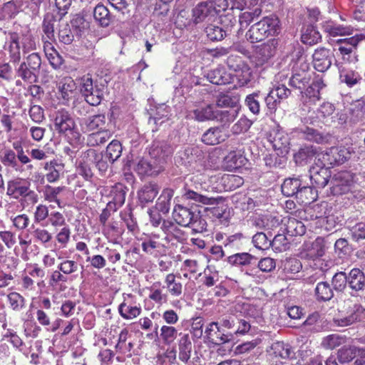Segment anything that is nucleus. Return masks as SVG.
Masks as SVG:
<instances>
[{"label": "nucleus", "mask_w": 365, "mask_h": 365, "mask_svg": "<svg viewBox=\"0 0 365 365\" xmlns=\"http://www.w3.org/2000/svg\"><path fill=\"white\" fill-rule=\"evenodd\" d=\"M257 258L247 253H236L227 257V262L234 266H246L253 264L254 261H256Z\"/></svg>", "instance_id": "obj_37"}, {"label": "nucleus", "mask_w": 365, "mask_h": 365, "mask_svg": "<svg viewBox=\"0 0 365 365\" xmlns=\"http://www.w3.org/2000/svg\"><path fill=\"white\" fill-rule=\"evenodd\" d=\"M226 138L222 127L217 126L206 130L202 136V141L207 145H214L223 142Z\"/></svg>", "instance_id": "obj_22"}, {"label": "nucleus", "mask_w": 365, "mask_h": 365, "mask_svg": "<svg viewBox=\"0 0 365 365\" xmlns=\"http://www.w3.org/2000/svg\"><path fill=\"white\" fill-rule=\"evenodd\" d=\"M280 32L279 20L277 16L271 15L264 17L255 23L246 33V38L251 43L259 42L269 36H274Z\"/></svg>", "instance_id": "obj_1"}, {"label": "nucleus", "mask_w": 365, "mask_h": 365, "mask_svg": "<svg viewBox=\"0 0 365 365\" xmlns=\"http://www.w3.org/2000/svg\"><path fill=\"white\" fill-rule=\"evenodd\" d=\"M317 191L312 186L306 185L302 182L296 199L302 204L307 205L317 199Z\"/></svg>", "instance_id": "obj_33"}, {"label": "nucleus", "mask_w": 365, "mask_h": 365, "mask_svg": "<svg viewBox=\"0 0 365 365\" xmlns=\"http://www.w3.org/2000/svg\"><path fill=\"white\" fill-rule=\"evenodd\" d=\"M118 311L121 317L126 319H134L140 313V309L139 307L128 305L125 302L120 304Z\"/></svg>", "instance_id": "obj_59"}, {"label": "nucleus", "mask_w": 365, "mask_h": 365, "mask_svg": "<svg viewBox=\"0 0 365 365\" xmlns=\"http://www.w3.org/2000/svg\"><path fill=\"white\" fill-rule=\"evenodd\" d=\"M285 230L287 233L290 236H302L306 232V228L303 222L295 218L288 219Z\"/></svg>", "instance_id": "obj_45"}, {"label": "nucleus", "mask_w": 365, "mask_h": 365, "mask_svg": "<svg viewBox=\"0 0 365 365\" xmlns=\"http://www.w3.org/2000/svg\"><path fill=\"white\" fill-rule=\"evenodd\" d=\"M180 280V277H176L173 274H168L165 277L163 288L166 289L171 295L178 297L182 294V289Z\"/></svg>", "instance_id": "obj_32"}, {"label": "nucleus", "mask_w": 365, "mask_h": 365, "mask_svg": "<svg viewBox=\"0 0 365 365\" xmlns=\"http://www.w3.org/2000/svg\"><path fill=\"white\" fill-rule=\"evenodd\" d=\"M106 125V116L104 114H98L89 116L81 120V125L86 131H93L97 129H103Z\"/></svg>", "instance_id": "obj_26"}, {"label": "nucleus", "mask_w": 365, "mask_h": 365, "mask_svg": "<svg viewBox=\"0 0 365 365\" xmlns=\"http://www.w3.org/2000/svg\"><path fill=\"white\" fill-rule=\"evenodd\" d=\"M316 148L313 146L304 147L294 155L295 162L302 165L310 163L313 159L318 160V155Z\"/></svg>", "instance_id": "obj_25"}, {"label": "nucleus", "mask_w": 365, "mask_h": 365, "mask_svg": "<svg viewBox=\"0 0 365 365\" xmlns=\"http://www.w3.org/2000/svg\"><path fill=\"white\" fill-rule=\"evenodd\" d=\"M325 253V243L322 237H317L314 241L304 245L302 257L308 259H315L322 257Z\"/></svg>", "instance_id": "obj_13"}, {"label": "nucleus", "mask_w": 365, "mask_h": 365, "mask_svg": "<svg viewBox=\"0 0 365 365\" xmlns=\"http://www.w3.org/2000/svg\"><path fill=\"white\" fill-rule=\"evenodd\" d=\"M238 115L237 109L230 108L225 110L216 109L215 119L222 124L221 127L228 126L233 122Z\"/></svg>", "instance_id": "obj_34"}, {"label": "nucleus", "mask_w": 365, "mask_h": 365, "mask_svg": "<svg viewBox=\"0 0 365 365\" xmlns=\"http://www.w3.org/2000/svg\"><path fill=\"white\" fill-rule=\"evenodd\" d=\"M122 146L118 140H112L107 146L106 156L108 158L109 163H113L121 155Z\"/></svg>", "instance_id": "obj_50"}, {"label": "nucleus", "mask_w": 365, "mask_h": 365, "mask_svg": "<svg viewBox=\"0 0 365 365\" xmlns=\"http://www.w3.org/2000/svg\"><path fill=\"white\" fill-rule=\"evenodd\" d=\"M112 136L108 130H103L93 133L88 137V143L92 146L100 145L106 143Z\"/></svg>", "instance_id": "obj_48"}, {"label": "nucleus", "mask_w": 365, "mask_h": 365, "mask_svg": "<svg viewBox=\"0 0 365 365\" xmlns=\"http://www.w3.org/2000/svg\"><path fill=\"white\" fill-rule=\"evenodd\" d=\"M276 52V46L274 41H268L258 46L256 50V58L257 64L263 65L273 57Z\"/></svg>", "instance_id": "obj_23"}, {"label": "nucleus", "mask_w": 365, "mask_h": 365, "mask_svg": "<svg viewBox=\"0 0 365 365\" xmlns=\"http://www.w3.org/2000/svg\"><path fill=\"white\" fill-rule=\"evenodd\" d=\"M106 86L97 80H93L89 74L81 79L80 91L85 101L93 106H98L103 98Z\"/></svg>", "instance_id": "obj_4"}, {"label": "nucleus", "mask_w": 365, "mask_h": 365, "mask_svg": "<svg viewBox=\"0 0 365 365\" xmlns=\"http://www.w3.org/2000/svg\"><path fill=\"white\" fill-rule=\"evenodd\" d=\"M263 99V96L259 91L254 92L247 96L245 103L249 110L255 115H257L260 111V100Z\"/></svg>", "instance_id": "obj_47"}, {"label": "nucleus", "mask_w": 365, "mask_h": 365, "mask_svg": "<svg viewBox=\"0 0 365 365\" xmlns=\"http://www.w3.org/2000/svg\"><path fill=\"white\" fill-rule=\"evenodd\" d=\"M44 169L48 171L46 175V180L49 182H53L58 180L63 165L55 160H52L45 164Z\"/></svg>", "instance_id": "obj_46"}, {"label": "nucleus", "mask_w": 365, "mask_h": 365, "mask_svg": "<svg viewBox=\"0 0 365 365\" xmlns=\"http://www.w3.org/2000/svg\"><path fill=\"white\" fill-rule=\"evenodd\" d=\"M354 187V174L342 170L334 174L330 180V190L334 195H341L352 191Z\"/></svg>", "instance_id": "obj_5"}, {"label": "nucleus", "mask_w": 365, "mask_h": 365, "mask_svg": "<svg viewBox=\"0 0 365 365\" xmlns=\"http://www.w3.org/2000/svg\"><path fill=\"white\" fill-rule=\"evenodd\" d=\"M334 110L335 107L332 103L324 102L320 105L317 112L308 110V115L305 118V120L311 124L323 121L326 118L331 115Z\"/></svg>", "instance_id": "obj_14"}, {"label": "nucleus", "mask_w": 365, "mask_h": 365, "mask_svg": "<svg viewBox=\"0 0 365 365\" xmlns=\"http://www.w3.org/2000/svg\"><path fill=\"white\" fill-rule=\"evenodd\" d=\"M270 247L276 252H284L289 248L288 240L283 234L275 235L272 240H270Z\"/></svg>", "instance_id": "obj_57"}, {"label": "nucleus", "mask_w": 365, "mask_h": 365, "mask_svg": "<svg viewBox=\"0 0 365 365\" xmlns=\"http://www.w3.org/2000/svg\"><path fill=\"white\" fill-rule=\"evenodd\" d=\"M252 225L258 229L273 230L279 225V219L271 215H259L254 217L252 220Z\"/></svg>", "instance_id": "obj_28"}, {"label": "nucleus", "mask_w": 365, "mask_h": 365, "mask_svg": "<svg viewBox=\"0 0 365 365\" xmlns=\"http://www.w3.org/2000/svg\"><path fill=\"white\" fill-rule=\"evenodd\" d=\"M56 18L53 14H47L45 15L42 29L48 39L52 40L54 38Z\"/></svg>", "instance_id": "obj_56"}, {"label": "nucleus", "mask_w": 365, "mask_h": 365, "mask_svg": "<svg viewBox=\"0 0 365 365\" xmlns=\"http://www.w3.org/2000/svg\"><path fill=\"white\" fill-rule=\"evenodd\" d=\"M351 157V152L348 148L340 146L333 147L326 153L318 155V161L324 165L334 166L344 163Z\"/></svg>", "instance_id": "obj_8"}, {"label": "nucleus", "mask_w": 365, "mask_h": 365, "mask_svg": "<svg viewBox=\"0 0 365 365\" xmlns=\"http://www.w3.org/2000/svg\"><path fill=\"white\" fill-rule=\"evenodd\" d=\"M252 243L254 246L259 250H267L270 247L269 237L264 232H257L252 237Z\"/></svg>", "instance_id": "obj_61"}, {"label": "nucleus", "mask_w": 365, "mask_h": 365, "mask_svg": "<svg viewBox=\"0 0 365 365\" xmlns=\"http://www.w3.org/2000/svg\"><path fill=\"white\" fill-rule=\"evenodd\" d=\"M331 284L333 289L342 292L348 285L347 274L344 272H336L332 277Z\"/></svg>", "instance_id": "obj_60"}, {"label": "nucleus", "mask_w": 365, "mask_h": 365, "mask_svg": "<svg viewBox=\"0 0 365 365\" xmlns=\"http://www.w3.org/2000/svg\"><path fill=\"white\" fill-rule=\"evenodd\" d=\"M362 41H365V34H357L350 37L349 42L351 46H349V47L339 46L338 50L344 61L348 62L357 61L355 50L359 42Z\"/></svg>", "instance_id": "obj_15"}, {"label": "nucleus", "mask_w": 365, "mask_h": 365, "mask_svg": "<svg viewBox=\"0 0 365 365\" xmlns=\"http://www.w3.org/2000/svg\"><path fill=\"white\" fill-rule=\"evenodd\" d=\"M302 181L300 178H287L281 186L282 194L286 197H297Z\"/></svg>", "instance_id": "obj_31"}, {"label": "nucleus", "mask_w": 365, "mask_h": 365, "mask_svg": "<svg viewBox=\"0 0 365 365\" xmlns=\"http://www.w3.org/2000/svg\"><path fill=\"white\" fill-rule=\"evenodd\" d=\"M312 58L314 68L323 73L330 68L334 55L329 49L319 47L314 51Z\"/></svg>", "instance_id": "obj_11"}, {"label": "nucleus", "mask_w": 365, "mask_h": 365, "mask_svg": "<svg viewBox=\"0 0 365 365\" xmlns=\"http://www.w3.org/2000/svg\"><path fill=\"white\" fill-rule=\"evenodd\" d=\"M327 166L316 163L309 169L310 180L316 187L324 188L329 182H330L331 170Z\"/></svg>", "instance_id": "obj_9"}, {"label": "nucleus", "mask_w": 365, "mask_h": 365, "mask_svg": "<svg viewBox=\"0 0 365 365\" xmlns=\"http://www.w3.org/2000/svg\"><path fill=\"white\" fill-rule=\"evenodd\" d=\"M348 287L353 291L360 292L365 289V275L359 268H353L347 274Z\"/></svg>", "instance_id": "obj_18"}, {"label": "nucleus", "mask_w": 365, "mask_h": 365, "mask_svg": "<svg viewBox=\"0 0 365 365\" xmlns=\"http://www.w3.org/2000/svg\"><path fill=\"white\" fill-rule=\"evenodd\" d=\"M337 66L339 65L337 64ZM338 67L341 81L346 83L349 87H353L361 81V77L357 72L352 70H345L341 68V66Z\"/></svg>", "instance_id": "obj_39"}, {"label": "nucleus", "mask_w": 365, "mask_h": 365, "mask_svg": "<svg viewBox=\"0 0 365 365\" xmlns=\"http://www.w3.org/2000/svg\"><path fill=\"white\" fill-rule=\"evenodd\" d=\"M183 197L187 200H192L203 205H215L217 202V200L214 197H208L190 190H187Z\"/></svg>", "instance_id": "obj_55"}, {"label": "nucleus", "mask_w": 365, "mask_h": 365, "mask_svg": "<svg viewBox=\"0 0 365 365\" xmlns=\"http://www.w3.org/2000/svg\"><path fill=\"white\" fill-rule=\"evenodd\" d=\"M41 66V57L39 53H31L24 56V61L16 69V75L27 83H36L38 81Z\"/></svg>", "instance_id": "obj_3"}, {"label": "nucleus", "mask_w": 365, "mask_h": 365, "mask_svg": "<svg viewBox=\"0 0 365 365\" xmlns=\"http://www.w3.org/2000/svg\"><path fill=\"white\" fill-rule=\"evenodd\" d=\"M292 62L294 63L292 70L294 71H308L309 66L304 56L302 49L298 48L294 51L292 54Z\"/></svg>", "instance_id": "obj_44"}, {"label": "nucleus", "mask_w": 365, "mask_h": 365, "mask_svg": "<svg viewBox=\"0 0 365 365\" xmlns=\"http://www.w3.org/2000/svg\"><path fill=\"white\" fill-rule=\"evenodd\" d=\"M230 31V29L228 27L224 29L214 24H209L205 29L207 37L212 41L223 40Z\"/></svg>", "instance_id": "obj_35"}, {"label": "nucleus", "mask_w": 365, "mask_h": 365, "mask_svg": "<svg viewBox=\"0 0 365 365\" xmlns=\"http://www.w3.org/2000/svg\"><path fill=\"white\" fill-rule=\"evenodd\" d=\"M149 154L150 157L155 159V165H152L150 162L146 160L141 159L138 161L135 166V171L139 175H157L158 170L157 169V164L158 163V158L160 157V142L155 138L152 145L149 148Z\"/></svg>", "instance_id": "obj_7"}, {"label": "nucleus", "mask_w": 365, "mask_h": 365, "mask_svg": "<svg viewBox=\"0 0 365 365\" xmlns=\"http://www.w3.org/2000/svg\"><path fill=\"white\" fill-rule=\"evenodd\" d=\"M177 335L178 331L174 327L166 325L161 327V339L165 344H170L173 342Z\"/></svg>", "instance_id": "obj_64"}, {"label": "nucleus", "mask_w": 365, "mask_h": 365, "mask_svg": "<svg viewBox=\"0 0 365 365\" xmlns=\"http://www.w3.org/2000/svg\"><path fill=\"white\" fill-rule=\"evenodd\" d=\"M54 125L59 133H66L72 130L75 123L69 113L65 109H61L56 113Z\"/></svg>", "instance_id": "obj_16"}, {"label": "nucleus", "mask_w": 365, "mask_h": 365, "mask_svg": "<svg viewBox=\"0 0 365 365\" xmlns=\"http://www.w3.org/2000/svg\"><path fill=\"white\" fill-rule=\"evenodd\" d=\"M110 196L113 200L112 202L115 207H121L125 200V191L122 184L115 185L110 190Z\"/></svg>", "instance_id": "obj_53"}, {"label": "nucleus", "mask_w": 365, "mask_h": 365, "mask_svg": "<svg viewBox=\"0 0 365 365\" xmlns=\"http://www.w3.org/2000/svg\"><path fill=\"white\" fill-rule=\"evenodd\" d=\"M302 136L307 140L315 142L317 143H322L325 141V137L318 130L305 127L300 129Z\"/></svg>", "instance_id": "obj_54"}, {"label": "nucleus", "mask_w": 365, "mask_h": 365, "mask_svg": "<svg viewBox=\"0 0 365 365\" xmlns=\"http://www.w3.org/2000/svg\"><path fill=\"white\" fill-rule=\"evenodd\" d=\"M58 88L61 93L62 97L66 99L75 90L76 83L71 77H65L58 82Z\"/></svg>", "instance_id": "obj_52"}, {"label": "nucleus", "mask_w": 365, "mask_h": 365, "mask_svg": "<svg viewBox=\"0 0 365 365\" xmlns=\"http://www.w3.org/2000/svg\"><path fill=\"white\" fill-rule=\"evenodd\" d=\"M29 187H30L29 182H22L18 180H9L7 182L6 195L14 199L23 197Z\"/></svg>", "instance_id": "obj_27"}, {"label": "nucleus", "mask_w": 365, "mask_h": 365, "mask_svg": "<svg viewBox=\"0 0 365 365\" xmlns=\"http://www.w3.org/2000/svg\"><path fill=\"white\" fill-rule=\"evenodd\" d=\"M206 78L210 83L216 85H225L231 81V76L225 71L224 68H217L210 71Z\"/></svg>", "instance_id": "obj_29"}, {"label": "nucleus", "mask_w": 365, "mask_h": 365, "mask_svg": "<svg viewBox=\"0 0 365 365\" xmlns=\"http://www.w3.org/2000/svg\"><path fill=\"white\" fill-rule=\"evenodd\" d=\"M325 86L326 84L324 83L322 78L317 76L314 78L312 84L303 92L304 95L302 96L308 98L310 102L314 103L321 98L320 91L325 88Z\"/></svg>", "instance_id": "obj_19"}, {"label": "nucleus", "mask_w": 365, "mask_h": 365, "mask_svg": "<svg viewBox=\"0 0 365 365\" xmlns=\"http://www.w3.org/2000/svg\"><path fill=\"white\" fill-rule=\"evenodd\" d=\"M96 158V151L94 150H87L83 155L77 167L78 173L86 180H89L93 177V172L91 165Z\"/></svg>", "instance_id": "obj_17"}, {"label": "nucleus", "mask_w": 365, "mask_h": 365, "mask_svg": "<svg viewBox=\"0 0 365 365\" xmlns=\"http://www.w3.org/2000/svg\"><path fill=\"white\" fill-rule=\"evenodd\" d=\"M93 18L98 26L106 28L113 21V16L103 4H98L93 10Z\"/></svg>", "instance_id": "obj_21"}, {"label": "nucleus", "mask_w": 365, "mask_h": 365, "mask_svg": "<svg viewBox=\"0 0 365 365\" xmlns=\"http://www.w3.org/2000/svg\"><path fill=\"white\" fill-rule=\"evenodd\" d=\"M292 71L293 74L289 78V85L295 89H298L301 93H303V90L310 81V76L307 73L308 71Z\"/></svg>", "instance_id": "obj_24"}, {"label": "nucleus", "mask_w": 365, "mask_h": 365, "mask_svg": "<svg viewBox=\"0 0 365 365\" xmlns=\"http://www.w3.org/2000/svg\"><path fill=\"white\" fill-rule=\"evenodd\" d=\"M357 347L344 346L338 351V359L340 363H348L356 356Z\"/></svg>", "instance_id": "obj_51"}, {"label": "nucleus", "mask_w": 365, "mask_h": 365, "mask_svg": "<svg viewBox=\"0 0 365 365\" xmlns=\"http://www.w3.org/2000/svg\"><path fill=\"white\" fill-rule=\"evenodd\" d=\"M192 343L189 335L184 334L179 341V359L183 362H187L190 359Z\"/></svg>", "instance_id": "obj_38"}, {"label": "nucleus", "mask_w": 365, "mask_h": 365, "mask_svg": "<svg viewBox=\"0 0 365 365\" xmlns=\"http://www.w3.org/2000/svg\"><path fill=\"white\" fill-rule=\"evenodd\" d=\"M365 319V309L360 304H354L347 312V315L334 319V324L338 327H347Z\"/></svg>", "instance_id": "obj_10"}, {"label": "nucleus", "mask_w": 365, "mask_h": 365, "mask_svg": "<svg viewBox=\"0 0 365 365\" xmlns=\"http://www.w3.org/2000/svg\"><path fill=\"white\" fill-rule=\"evenodd\" d=\"M344 337L333 334L325 336L322 341V346L327 349H333L344 343Z\"/></svg>", "instance_id": "obj_58"}, {"label": "nucleus", "mask_w": 365, "mask_h": 365, "mask_svg": "<svg viewBox=\"0 0 365 365\" xmlns=\"http://www.w3.org/2000/svg\"><path fill=\"white\" fill-rule=\"evenodd\" d=\"M173 217L180 225L190 227L195 232L201 233L207 230V222L197 209H189L182 205L175 207Z\"/></svg>", "instance_id": "obj_2"}, {"label": "nucleus", "mask_w": 365, "mask_h": 365, "mask_svg": "<svg viewBox=\"0 0 365 365\" xmlns=\"http://www.w3.org/2000/svg\"><path fill=\"white\" fill-rule=\"evenodd\" d=\"M161 228L165 235V237L163 238V240L165 242V243L168 244L171 242L173 244V242L176 241L177 233L178 232L176 225L173 222L164 221L163 227Z\"/></svg>", "instance_id": "obj_49"}, {"label": "nucleus", "mask_w": 365, "mask_h": 365, "mask_svg": "<svg viewBox=\"0 0 365 365\" xmlns=\"http://www.w3.org/2000/svg\"><path fill=\"white\" fill-rule=\"evenodd\" d=\"M261 14L262 10H258L257 9L254 10L253 12H242L239 16V23L241 29L247 28L248 25L255 19L258 18Z\"/></svg>", "instance_id": "obj_62"}, {"label": "nucleus", "mask_w": 365, "mask_h": 365, "mask_svg": "<svg viewBox=\"0 0 365 365\" xmlns=\"http://www.w3.org/2000/svg\"><path fill=\"white\" fill-rule=\"evenodd\" d=\"M16 153L10 149L5 150L1 157V161L4 166L17 170L18 163Z\"/></svg>", "instance_id": "obj_63"}, {"label": "nucleus", "mask_w": 365, "mask_h": 365, "mask_svg": "<svg viewBox=\"0 0 365 365\" xmlns=\"http://www.w3.org/2000/svg\"><path fill=\"white\" fill-rule=\"evenodd\" d=\"M301 39L303 43L312 46L321 41L322 36L314 26H308L302 32Z\"/></svg>", "instance_id": "obj_40"}, {"label": "nucleus", "mask_w": 365, "mask_h": 365, "mask_svg": "<svg viewBox=\"0 0 365 365\" xmlns=\"http://www.w3.org/2000/svg\"><path fill=\"white\" fill-rule=\"evenodd\" d=\"M271 349L275 356L282 359H292L294 356V352L290 345L283 341H275L272 343Z\"/></svg>", "instance_id": "obj_36"}, {"label": "nucleus", "mask_w": 365, "mask_h": 365, "mask_svg": "<svg viewBox=\"0 0 365 365\" xmlns=\"http://www.w3.org/2000/svg\"><path fill=\"white\" fill-rule=\"evenodd\" d=\"M221 183L225 190L230 191L242 185L244 180L239 175L225 174L221 178Z\"/></svg>", "instance_id": "obj_43"}, {"label": "nucleus", "mask_w": 365, "mask_h": 365, "mask_svg": "<svg viewBox=\"0 0 365 365\" xmlns=\"http://www.w3.org/2000/svg\"><path fill=\"white\" fill-rule=\"evenodd\" d=\"M315 296L318 301H329L334 297L333 289L327 282H320L315 288Z\"/></svg>", "instance_id": "obj_41"}, {"label": "nucleus", "mask_w": 365, "mask_h": 365, "mask_svg": "<svg viewBox=\"0 0 365 365\" xmlns=\"http://www.w3.org/2000/svg\"><path fill=\"white\" fill-rule=\"evenodd\" d=\"M247 159L240 150H232L224 158V166L230 171L238 169L246 164Z\"/></svg>", "instance_id": "obj_20"}, {"label": "nucleus", "mask_w": 365, "mask_h": 365, "mask_svg": "<svg viewBox=\"0 0 365 365\" xmlns=\"http://www.w3.org/2000/svg\"><path fill=\"white\" fill-rule=\"evenodd\" d=\"M216 1L207 0L200 2L192 9V20L195 24L210 21L218 15L220 9H217L219 5H217Z\"/></svg>", "instance_id": "obj_6"}, {"label": "nucleus", "mask_w": 365, "mask_h": 365, "mask_svg": "<svg viewBox=\"0 0 365 365\" xmlns=\"http://www.w3.org/2000/svg\"><path fill=\"white\" fill-rule=\"evenodd\" d=\"M322 28L325 32L332 36L351 35L353 33V29L351 26L339 25L332 21H324L322 24Z\"/></svg>", "instance_id": "obj_30"}, {"label": "nucleus", "mask_w": 365, "mask_h": 365, "mask_svg": "<svg viewBox=\"0 0 365 365\" xmlns=\"http://www.w3.org/2000/svg\"><path fill=\"white\" fill-rule=\"evenodd\" d=\"M269 140L278 156L284 157L289 153V138L283 131L277 130L271 133Z\"/></svg>", "instance_id": "obj_12"}, {"label": "nucleus", "mask_w": 365, "mask_h": 365, "mask_svg": "<svg viewBox=\"0 0 365 365\" xmlns=\"http://www.w3.org/2000/svg\"><path fill=\"white\" fill-rule=\"evenodd\" d=\"M216 108L213 105H207L204 108L195 109L193 111L194 118L197 121L211 120L215 119Z\"/></svg>", "instance_id": "obj_42"}]
</instances>
